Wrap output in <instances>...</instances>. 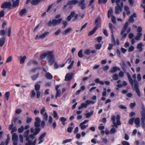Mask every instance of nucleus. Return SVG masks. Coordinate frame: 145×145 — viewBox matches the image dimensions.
Wrapping results in <instances>:
<instances>
[{
    "label": "nucleus",
    "mask_w": 145,
    "mask_h": 145,
    "mask_svg": "<svg viewBox=\"0 0 145 145\" xmlns=\"http://www.w3.org/2000/svg\"><path fill=\"white\" fill-rule=\"evenodd\" d=\"M40 70V68L39 67H36L31 69L30 72H35L37 70Z\"/></svg>",
    "instance_id": "obj_43"
},
{
    "label": "nucleus",
    "mask_w": 145,
    "mask_h": 145,
    "mask_svg": "<svg viewBox=\"0 0 145 145\" xmlns=\"http://www.w3.org/2000/svg\"><path fill=\"white\" fill-rule=\"evenodd\" d=\"M35 121L34 123V126L35 128H34L33 127H32L31 128V132L33 133L29 135L28 140H26L28 142L30 141L32 142V141L30 140L29 139L30 138L32 140H33L36 137L35 136L38 135L41 130L40 124V119L38 117H37L35 118Z\"/></svg>",
    "instance_id": "obj_1"
},
{
    "label": "nucleus",
    "mask_w": 145,
    "mask_h": 145,
    "mask_svg": "<svg viewBox=\"0 0 145 145\" xmlns=\"http://www.w3.org/2000/svg\"><path fill=\"white\" fill-rule=\"evenodd\" d=\"M5 38L2 37L0 39V47L2 46L5 42Z\"/></svg>",
    "instance_id": "obj_23"
},
{
    "label": "nucleus",
    "mask_w": 145,
    "mask_h": 145,
    "mask_svg": "<svg viewBox=\"0 0 145 145\" xmlns=\"http://www.w3.org/2000/svg\"><path fill=\"white\" fill-rule=\"evenodd\" d=\"M29 131V130L28 129L25 131L24 133V138H25L26 140H28L29 139L28 137L29 135H28V134Z\"/></svg>",
    "instance_id": "obj_19"
},
{
    "label": "nucleus",
    "mask_w": 145,
    "mask_h": 145,
    "mask_svg": "<svg viewBox=\"0 0 145 145\" xmlns=\"http://www.w3.org/2000/svg\"><path fill=\"white\" fill-rule=\"evenodd\" d=\"M134 49V47L132 45H131L128 49V52H132L133 51Z\"/></svg>",
    "instance_id": "obj_53"
},
{
    "label": "nucleus",
    "mask_w": 145,
    "mask_h": 145,
    "mask_svg": "<svg viewBox=\"0 0 145 145\" xmlns=\"http://www.w3.org/2000/svg\"><path fill=\"white\" fill-rule=\"evenodd\" d=\"M35 89L36 91L37 98L38 99L40 95V92L39 91L40 88V85L39 84H36L35 86Z\"/></svg>",
    "instance_id": "obj_9"
},
{
    "label": "nucleus",
    "mask_w": 145,
    "mask_h": 145,
    "mask_svg": "<svg viewBox=\"0 0 145 145\" xmlns=\"http://www.w3.org/2000/svg\"><path fill=\"white\" fill-rule=\"evenodd\" d=\"M137 17V14L135 13H134L132 15L129 17L128 20V22L129 23H133L134 21V20L133 17L136 18Z\"/></svg>",
    "instance_id": "obj_15"
},
{
    "label": "nucleus",
    "mask_w": 145,
    "mask_h": 145,
    "mask_svg": "<svg viewBox=\"0 0 145 145\" xmlns=\"http://www.w3.org/2000/svg\"><path fill=\"white\" fill-rule=\"evenodd\" d=\"M10 94V93L8 91L7 92L5 93V96L6 98V100L7 101L8 100Z\"/></svg>",
    "instance_id": "obj_44"
},
{
    "label": "nucleus",
    "mask_w": 145,
    "mask_h": 145,
    "mask_svg": "<svg viewBox=\"0 0 145 145\" xmlns=\"http://www.w3.org/2000/svg\"><path fill=\"white\" fill-rule=\"evenodd\" d=\"M116 131V129L114 128H112L110 131V133L111 134H114L115 133Z\"/></svg>",
    "instance_id": "obj_64"
},
{
    "label": "nucleus",
    "mask_w": 145,
    "mask_h": 145,
    "mask_svg": "<svg viewBox=\"0 0 145 145\" xmlns=\"http://www.w3.org/2000/svg\"><path fill=\"white\" fill-rule=\"evenodd\" d=\"M24 130V128L23 126L22 125L21 127L18 129V131L19 133H22L23 132Z\"/></svg>",
    "instance_id": "obj_47"
},
{
    "label": "nucleus",
    "mask_w": 145,
    "mask_h": 145,
    "mask_svg": "<svg viewBox=\"0 0 145 145\" xmlns=\"http://www.w3.org/2000/svg\"><path fill=\"white\" fill-rule=\"evenodd\" d=\"M45 0H32L31 3V5H38L41 1H44Z\"/></svg>",
    "instance_id": "obj_16"
},
{
    "label": "nucleus",
    "mask_w": 145,
    "mask_h": 145,
    "mask_svg": "<svg viewBox=\"0 0 145 145\" xmlns=\"http://www.w3.org/2000/svg\"><path fill=\"white\" fill-rule=\"evenodd\" d=\"M45 120H42L41 123L40 125V126L42 128H44L45 125Z\"/></svg>",
    "instance_id": "obj_59"
},
{
    "label": "nucleus",
    "mask_w": 145,
    "mask_h": 145,
    "mask_svg": "<svg viewBox=\"0 0 145 145\" xmlns=\"http://www.w3.org/2000/svg\"><path fill=\"white\" fill-rule=\"evenodd\" d=\"M10 138V137H9V135H7V138L5 141L6 145H7L8 144Z\"/></svg>",
    "instance_id": "obj_51"
},
{
    "label": "nucleus",
    "mask_w": 145,
    "mask_h": 145,
    "mask_svg": "<svg viewBox=\"0 0 145 145\" xmlns=\"http://www.w3.org/2000/svg\"><path fill=\"white\" fill-rule=\"evenodd\" d=\"M115 116H112V117L111 120L113 121V125H112V127H115L116 128H117V125H121V122L120 121V116L119 114H118L116 117V123H115Z\"/></svg>",
    "instance_id": "obj_4"
},
{
    "label": "nucleus",
    "mask_w": 145,
    "mask_h": 145,
    "mask_svg": "<svg viewBox=\"0 0 145 145\" xmlns=\"http://www.w3.org/2000/svg\"><path fill=\"white\" fill-rule=\"evenodd\" d=\"M83 51L82 50H81L78 52V55L79 57L80 58H82L83 55L82 54Z\"/></svg>",
    "instance_id": "obj_42"
},
{
    "label": "nucleus",
    "mask_w": 145,
    "mask_h": 145,
    "mask_svg": "<svg viewBox=\"0 0 145 145\" xmlns=\"http://www.w3.org/2000/svg\"><path fill=\"white\" fill-rule=\"evenodd\" d=\"M117 67L114 66L111 69L110 72L111 73H114L117 71Z\"/></svg>",
    "instance_id": "obj_41"
},
{
    "label": "nucleus",
    "mask_w": 145,
    "mask_h": 145,
    "mask_svg": "<svg viewBox=\"0 0 145 145\" xmlns=\"http://www.w3.org/2000/svg\"><path fill=\"white\" fill-rule=\"evenodd\" d=\"M20 57H21L20 61V63L21 64L23 63L25 60L26 57V56H24L23 57H22L21 56Z\"/></svg>",
    "instance_id": "obj_39"
},
{
    "label": "nucleus",
    "mask_w": 145,
    "mask_h": 145,
    "mask_svg": "<svg viewBox=\"0 0 145 145\" xmlns=\"http://www.w3.org/2000/svg\"><path fill=\"white\" fill-rule=\"evenodd\" d=\"M43 117V120L45 121H47L48 120V116L47 113L46 112L44 113V114H42Z\"/></svg>",
    "instance_id": "obj_35"
},
{
    "label": "nucleus",
    "mask_w": 145,
    "mask_h": 145,
    "mask_svg": "<svg viewBox=\"0 0 145 145\" xmlns=\"http://www.w3.org/2000/svg\"><path fill=\"white\" fill-rule=\"evenodd\" d=\"M79 2V1L77 0H71L68 1L67 3V5H75L78 3Z\"/></svg>",
    "instance_id": "obj_13"
},
{
    "label": "nucleus",
    "mask_w": 145,
    "mask_h": 145,
    "mask_svg": "<svg viewBox=\"0 0 145 145\" xmlns=\"http://www.w3.org/2000/svg\"><path fill=\"white\" fill-rule=\"evenodd\" d=\"M73 74L72 73H67L65 77V81H69L72 79Z\"/></svg>",
    "instance_id": "obj_11"
},
{
    "label": "nucleus",
    "mask_w": 145,
    "mask_h": 145,
    "mask_svg": "<svg viewBox=\"0 0 145 145\" xmlns=\"http://www.w3.org/2000/svg\"><path fill=\"white\" fill-rule=\"evenodd\" d=\"M126 74L127 75V78L130 83L132 87L133 88V87L134 84L133 83L132 79L131 78L130 74L128 72H127Z\"/></svg>",
    "instance_id": "obj_14"
},
{
    "label": "nucleus",
    "mask_w": 145,
    "mask_h": 145,
    "mask_svg": "<svg viewBox=\"0 0 145 145\" xmlns=\"http://www.w3.org/2000/svg\"><path fill=\"white\" fill-rule=\"evenodd\" d=\"M129 25V22H126L125 24H124V25H123V29H124V30H126Z\"/></svg>",
    "instance_id": "obj_52"
},
{
    "label": "nucleus",
    "mask_w": 145,
    "mask_h": 145,
    "mask_svg": "<svg viewBox=\"0 0 145 145\" xmlns=\"http://www.w3.org/2000/svg\"><path fill=\"white\" fill-rule=\"evenodd\" d=\"M142 110L141 112V116H142L141 121L143 123L142 126L144 128L145 125V108L144 107H142Z\"/></svg>",
    "instance_id": "obj_6"
},
{
    "label": "nucleus",
    "mask_w": 145,
    "mask_h": 145,
    "mask_svg": "<svg viewBox=\"0 0 145 145\" xmlns=\"http://www.w3.org/2000/svg\"><path fill=\"white\" fill-rule=\"evenodd\" d=\"M95 82L96 83H100L101 85H103L104 84V82L103 81H101L99 78H97L95 80Z\"/></svg>",
    "instance_id": "obj_40"
},
{
    "label": "nucleus",
    "mask_w": 145,
    "mask_h": 145,
    "mask_svg": "<svg viewBox=\"0 0 145 145\" xmlns=\"http://www.w3.org/2000/svg\"><path fill=\"white\" fill-rule=\"evenodd\" d=\"M11 27H9L6 29V33L8 34V36L10 37L11 35Z\"/></svg>",
    "instance_id": "obj_27"
},
{
    "label": "nucleus",
    "mask_w": 145,
    "mask_h": 145,
    "mask_svg": "<svg viewBox=\"0 0 145 145\" xmlns=\"http://www.w3.org/2000/svg\"><path fill=\"white\" fill-rule=\"evenodd\" d=\"M122 8L120 7V5H117V7H115V13L116 14H119L122 11Z\"/></svg>",
    "instance_id": "obj_12"
},
{
    "label": "nucleus",
    "mask_w": 145,
    "mask_h": 145,
    "mask_svg": "<svg viewBox=\"0 0 145 145\" xmlns=\"http://www.w3.org/2000/svg\"><path fill=\"white\" fill-rule=\"evenodd\" d=\"M57 93L55 96V97L57 98V97L60 96L61 93V90L59 89L58 90L56 91Z\"/></svg>",
    "instance_id": "obj_48"
},
{
    "label": "nucleus",
    "mask_w": 145,
    "mask_h": 145,
    "mask_svg": "<svg viewBox=\"0 0 145 145\" xmlns=\"http://www.w3.org/2000/svg\"><path fill=\"white\" fill-rule=\"evenodd\" d=\"M143 46V44L142 42L138 44L137 46V48L139 49L138 51L139 52H141L142 51V47Z\"/></svg>",
    "instance_id": "obj_24"
},
{
    "label": "nucleus",
    "mask_w": 145,
    "mask_h": 145,
    "mask_svg": "<svg viewBox=\"0 0 145 145\" xmlns=\"http://www.w3.org/2000/svg\"><path fill=\"white\" fill-rule=\"evenodd\" d=\"M119 107L120 109L122 110H124L125 111H126L127 110V108L125 106L123 105H120L119 106Z\"/></svg>",
    "instance_id": "obj_49"
},
{
    "label": "nucleus",
    "mask_w": 145,
    "mask_h": 145,
    "mask_svg": "<svg viewBox=\"0 0 145 145\" xmlns=\"http://www.w3.org/2000/svg\"><path fill=\"white\" fill-rule=\"evenodd\" d=\"M102 44L100 43H98L95 45V48L97 50H100L102 47Z\"/></svg>",
    "instance_id": "obj_33"
},
{
    "label": "nucleus",
    "mask_w": 145,
    "mask_h": 145,
    "mask_svg": "<svg viewBox=\"0 0 145 145\" xmlns=\"http://www.w3.org/2000/svg\"><path fill=\"white\" fill-rule=\"evenodd\" d=\"M111 20L112 22L114 24H116V18L114 16H112L111 17Z\"/></svg>",
    "instance_id": "obj_54"
},
{
    "label": "nucleus",
    "mask_w": 145,
    "mask_h": 145,
    "mask_svg": "<svg viewBox=\"0 0 145 145\" xmlns=\"http://www.w3.org/2000/svg\"><path fill=\"white\" fill-rule=\"evenodd\" d=\"M90 53L91 52L90 49H86L84 52V54L86 55H89L90 54Z\"/></svg>",
    "instance_id": "obj_50"
},
{
    "label": "nucleus",
    "mask_w": 145,
    "mask_h": 145,
    "mask_svg": "<svg viewBox=\"0 0 145 145\" xmlns=\"http://www.w3.org/2000/svg\"><path fill=\"white\" fill-rule=\"evenodd\" d=\"M111 40L112 42H113L114 44V45H116V41L115 40V38L114 37V33L112 34V39Z\"/></svg>",
    "instance_id": "obj_58"
},
{
    "label": "nucleus",
    "mask_w": 145,
    "mask_h": 145,
    "mask_svg": "<svg viewBox=\"0 0 145 145\" xmlns=\"http://www.w3.org/2000/svg\"><path fill=\"white\" fill-rule=\"evenodd\" d=\"M84 125V124H82L81 123L80 125V126L82 130H84L86 127V126Z\"/></svg>",
    "instance_id": "obj_63"
},
{
    "label": "nucleus",
    "mask_w": 145,
    "mask_h": 145,
    "mask_svg": "<svg viewBox=\"0 0 145 145\" xmlns=\"http://www.w3.org/2000/svg\"><path fill=\"white\" fill-rule=\"evenodd\" d=\"M132 77L133 79H132L133 83L134 84L133 87L135 89L136 92L139 97L140 96V92L139 88V83L136 80V75L135 74L132 76Z\"/></svg>",
    "instance_id": "obj_3"
},
{
    "label": "nucleus",
    "mask_w": 145,
    "mask_h": 145,
    "mask_svg": "<svg viewBox=\"0 0 145 145\" xmlns=\"http://www.w3.org/2000/svg\"><path fill=\"white\" fill-rule=\"evenodd\" d=\"M18 139V136L16 133H14L12 134V140L13 142H17Z\"/></svg>",
    "instance_id": "obj_18"
},
{
    "label": "nucleus",
    "mask_w": 145,
    "mask_h": 145,
    "mask_svg": "<svg viewBox=\"0 0 145 145\" xmlns=\"http://www.w3.org/2000/svg\"><path fill=\"white\" fill-rule=\"evenodd\" d=\"M101 17L99 16H98L97 18L95 21V24L96 25L95 27H97V28L101 26Z\"/></svg>",
    "instance_id": "obj_10"
},
{
    "label": "nucleus",
    "mask_w": 145,
    "mask_h": 145,
    "mask_svg": "<svg viewBox=\"0 0 145 145\" xmlns=\"http://www.w3.org/2000/svg\"><path fill=\"white\" fill-rule=\"evenodd\" d=\"M113 11L112 9L108 10V11L107 16L108 18H109L110 17L112 16Z\"/></svg>",
    "instance_id": "obj_38"
},
{
    "label": "nucleus",
    "mask_w": 145,
    "mask_h": 145,
    "mask_svg": "<svg viewBox=\"0 0 145 145\" xmlns=\"http://www.w3.org/2000/svg\"><path fill=\"white\" fill-rule=\"evenodd\" d=\"M98 1L99 4L102 3L105 4L106 3L107 0H98Z\"/></svg>",
    "instance_id": "obj_60"
},
{
    "label": "nucleus",
    "mask_w": 145,
    "mask_h": 145,
    "mask_svg": "<svg viewBox=\"0 0 145 145\" xmlns=\"http://www.w3.org/2000/svg\"><path fill=\"white\" fill-rule=\"evenodd\" d=\"M140 119L138 118H136L135 120L134 119V122L136 125L137 127H139L140 126Z\"/></svg>",
    "instance_id": "obj_21"
},
{
    "label": "nucleus",
    "mask_w": 145,
    "mask_h": 145,
    "mask_svg": "<svg viewBox=\"0 0 145 145\" xmlns=\"http://www.w3.org/2000/svg\"><path fill=\"white\" fill-rule=\"evenodd\" d=\"M47 58L48 60L49 65H52L55 61V56L53 55L52 51H50V52H48Z\"/></svg>",
    "instance_id": "obj_5"
},
{
    "label": "nucleus",
    "mask_w": 145,
    "mask_h": 145,
    "mask_svg": "<svg viewBox=\"0 0 145 145\" xmlns=\"http://www.w3.org/2000/svg\"><path fill=\"white\" fill-rule=\"evenodd\" d=\"M36 93L34 91L32 90L31 92V98H33L34 97Z\"/></svg>",
    "instance_id": "obj_62"
},
{
    "label": "nucleus",
    "mask_w": 145,
    "mask_h": 145,
    "mask_svg": "<svg viewBox=\"0 0 145 145\" xmlns=\"http://www.w3.org/2000/svg\"><path fill=\"white\" fill-rule=\"evenodd\" d=\"M43 138H44L43 137H42L41 136H40V137H39V142L38 143L39 144H40L43 142Z\"/></svg>",
    "instance_id": "obj_55"
},
{
    "label": "nucleus",
    "mask_w": 145,
    "mask_h": 145,
    "mask_svg": "<svg viewBox=\"0 0 145 145\" xmlns=\"http://www.w3.org/2000/svg\"><path fill=\"white\" fill-rule=\"evenodd\" d=\"M39 73H37L36 74H34L31 76V78L33 81H35L39 76Z\"/></svg>",
    "instance_id": "obj_17"
},
{
    "label": "nucleus",
    "mask_w": 145,
    "mask_h": 145,
    "mask_svg": "<svg viewBox=\"0 0 145 145\" xmlns=\"http://www.w3.org/2000/svg\"><path fill=\"white\" fill-rule=\"evenodd\" d=\"M13 3L12 5V6L13 7H15L18 6L19 5V0H16V1H14L12 0Z\"/></svg>",
    "instance_id": "obj_22"
},
{
    "label": "nucleus",
    "mask_w": 145,
    "mask_h": 145,
    "mask_svg": "<svg viewBox=\"0 0 145 145\" xmlns=\"http://www.w3.org/2000/svg\"><path fill=\"white\" fill-rule=\"evenodd\" d=\"M12 4L10 2L6 1L3 3L1 6V8H2L9 9L11 8Z\"/></svg>",
    "instance_id": "obj_8"
},
{
    "label": "nucleus",
    "mask_w": 145,
    "mask_h": 145,
    "mask_svg": "<svg viewBox=\"0 0 145 145\" xmlns=\"http://www.w3.org/2000/svg\"><path fill=\"white\" fill-rule=\"evenodd\" d=\"M134 119L135 118H133L130 119L129 121V124L132 125L134 121Z\"/></svg>",
    "instance_id": "obj_57"
},
{
    "label": "nucleus",
    "mask_w": 145,
    "mask_h": 145,
    "mask_svg": "<svg viewBox=\"0 0 145 145\" xmlns=\"http://www.w3.org/2000/svg\"><path fill=\"white\" fill-rule=\"evenodd\" d=\"M72 141V140L71 139H67L65 140H63V144H65L69 142H70Z\"/></svg>",
    "instance_id": "obj_56"
},
{
    "label": "nucleus",
    "mask_w": 145,
    "mask_h": 145,
    "mask_svg": "<svg viewBox=\"0 0 145 145\" xmlns=\"http://www.w3.org/2000/svg\"><path fill=\"white\" fill-rule=\"evenodd\" d=\"M59 120L62 122V124L64 125H65V122L67 121V119L63 117H61L60 118Z\"/></svg>",
    "instance_id": "obj_34"
},
{
    "label": "nucleus",
    "mask_w": 145,
    "mask_h": 145,
    "mask_svg": "<svg viewBox=\"0 0 145 145\" xmlns=\"http://www.w3.org/2000/svg\"><path fill=\"white\" fill-rule=\"evenodd\" d=\"M50 51H48L46 52H44L40 56V58L41 59L44 58L46 56L47 57L48 56V52H49Z\"/></svg>",
    "instance_id": "obj_26"
},
{
    "label": "nucleus",
    "mask_w": 145,
    "mask_h": 145,
    "mask_svg": "<svg viewBox=\"0 0 145 145\" xmlns=\"http://www.w3.org/2000/svg\"><path fill=\"white\" fill-rule=\"evenodd\" d=\"M142 31V29L141 27L140 26L138 27L137 30V35L135 38L136 40H140V38L142 35V34L141 33Z\"/></svg>",
    "instance_id": "obj_7"
},
{
    "label": "nucleus",
    "mask_w": 145,
    "mask_h": 145,
    "mask_svg": "<svg viewBox=\"0 0 145 145\" xmlns=\"http://www.w3.org/2000/svg\"><path fill=\"white\" fill-rule=\"evenodd\" d=\"M72 28L71 27L69 28L66 30L63 33V35H66L68 34L70 31L72 30Z\"/></svg>",
    "instance_id": "obj_28"
},
{
    "label": "nucleus",
    "mask_w": 145,
    "mask_h": 145,
    "mask_svg": "<svg viewBox=\"0 0 145 145\" xmlns=\"http://www.w3.org/2000/svg\"><path fill=\"white\" fill-rule=\"evenodd\" d=\"M112 78L113 79L115 80H117L119 78L118 75L116 74H114L112 76Z\"/></svg>",
    "instance_id": "obj_46"
},
{
    "label": "nucleus",
    "mask_w": 145,
    "mask_h": 145,
    "mask_svg": "<svg viewBox=\"0 0 145 145\" xmlns=\"http://www.w3.org/2000/svg\"><path fill=\"white\" fill-rule=\"evenodd\" d=\"M93 114V111H92L90 112H88L86 114V117L87 118L91 116H92Z\"/></svg>",
    "instance_id": "obj_45"
},
{
    "label": "nucleus",
    "mask_w": 145,
    "mask_h": 145,
    "mask_svg": "<svg viewBox=\"0 0 145 145\" xmlns=\"http://www.w3.org/2000/svg\"><path fill=\"white\" fill-rule=\"evenodd\" d=\"M49 34L48 32H45L39 37V39H42L45 38Z\"/></svg>",
    "instance_id": "obj_31"
},
{
    "label": "nucleus",
    "mask_w": 145,
    "mask_h": 145,
    "mask_svg": "<svg viewBox=\"0 0 145 145\" xmlns=\"http://www.w3.org/2000/svg\"><path fill=\"white\" fill-rule=\"evenodd\" d=\"M124 9L125 11L126 12L127 14L128 15H129L130 13L129 7L127 6H125L124 7Z\"/></svg>",
    "instance_id": "obj_36"
},
{
    "label": "nucleus",
    "mask_w": 145,
    "mask_h": 145,
    "mask_svg": "<svg viewBox=\"0 0 145 145\" xmlns=\"http://www.w3.org/2000/svg\"><path fill=\"white\" fill-rule=\"evenodd\" d=\"M27 10L25 8L21 10L20 12V15L21 16H24L26 13Z\"/></svg>",
    "instance_id": "obj_25"
},
{
    "label": "nucleus",
    "mask_w": 145,
    "mask_h": 145,
    "mask_svg": "<svg viewBox=\"0 0 145 145\" xmlns=\"http://www.w3.org/2000/svg\"><path fill=\"white\" fill-rule=\"evenodd\" d=\"M87 104L84 103H82L81 104V105L80 106L78 107V109L79 110L83 108H86L87 106Z\"/></svg>",
    "instance_id": "obj_32"
},
{
    "label": "nucleus",
    "mask_w": 145,
    "mask_h": 145,
    "mask_svg": "<svg viewBox=\"0 0 145 145\" xmlns=\"http://www.w3.org/2000/svg\"><path fill=\"white\" fill-rule=\"evenodd\" d=\"M98 29V28L97 27H95L91 31L89 32L88 34L89 36H91L93 34L96 30Z\"/></svg>",
    "instance_id": "obj_29"
},
{
    "label": "nucleus",
    "mask_w": 145,
    "mask_h": 145,
    "mask_svg": "<svg viewBox=\"0 0 145 145\" xmlns=\"http://www.w3.org/2000/svg\"><path fill=\"white\" fill-rule=\"evenodd\" d=\"M61 16V15L60 14H57L55 16L56 19L59 18L58 19H54L52 21L50 20L47 23V25L49 27H50L52 25L53 26H55L59 24L62 21V18H59Z\"/></svg>",
    "instance_id": "obj_2"
},
{
    "label": "nucleus",
    "mask_w": 145,
    "mask_h": 145,
    "mask_svg": "<svg viewBox=\"0 0 145 145\" xmlns=\"http://www.w3.org/2000/svg\"><path fill=\"white\" fill-rule=\"evenodd\" d=\"M71 59H72L71 58H70L69 59L67 60V61L69 60V63L71 62L70 65L67 67V69H70L72 68L74 63V61H71Z\"/></svg>",
    "instance_id": "obj_20"
},
{
    "label": "nucleus",
    "mask_w": 145,
    "mask_h": 145,
    "mask_svg": "<svg viewBox=\"0 0 145 145\" xmlns=\"http://www.w3.org/2000/svg\"><path fill=\"white\" fill-rule=\"evenodd\" d=\"M45 76L46 78L48 79H51L52 78V76L49 72H46L45 74Z\"/></svg>",
    "instance_id": "obj_30"
},
{
    "label": "nucleus",
    "mask_w": 145,
    "mask_h": 145,
    "mask_svg": "<svg viewBox=\"0 0 145 145\" xmlns=\"http://www.w3.org/2000/svg\"><path fill=\"white\" fill-rule=\"evenodd\" d=\"M109 27L112 33H114L113 29L114 28V26H113L112 24L109 23Z\"/></svg>",
    "instance_id": "obj_37"
},
{
    "label": "nucleus",
    "mask_w": 145,
    "mask_h": 145,
    "mask_svg": "<svg viewBox=\"0 0 145 145\" xmlns=\"http://www.w3.org/2000/svg\"><path fill=\"white\" fill-rule=\"evenodd\" d=\"M5 31L4 30H2L0 31V35L1 36H4L5 35Z\"/></svg>",
    "instance_id": "obj_61"
}]
</instances>
